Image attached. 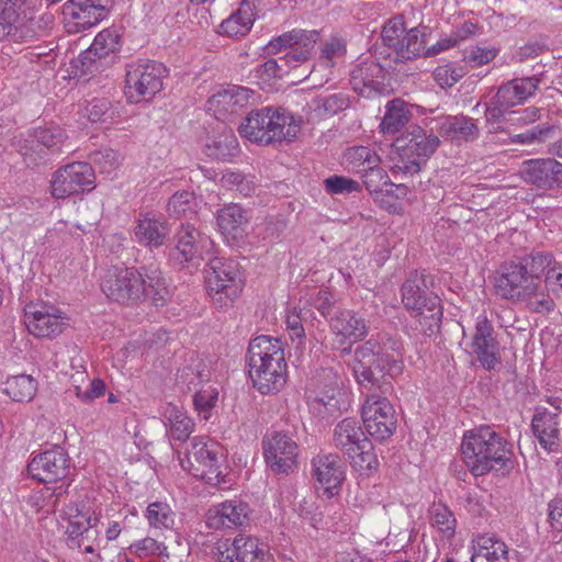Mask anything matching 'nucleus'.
Masks as SVG:
<instances>
[{
	"instance_id": "nucleus-5",
	"label": "nucleus",
	"mask_w": 562,
	"mask_h": 562,
	"mask_svg": "<svg viewBox=\"0 0 562 562\" xmlns=\"http://www.w3.org/2000/svg\"><path fill=\"white\" fill-rule=\"evenodd\" d=\"M496 293L505 300L521 303L532 313L548 314L555 303L542 280L531 278L519 262H509L501 267L495 278Z\"/></svg>"
},
{
	"instance_id": "nucleus-18",
	"label": "nucleus",
	"mask_w": 562,
	"mask_h": 562,
	"mask_svg": "<svg viewBox=\"0 0 562 562\" xmlns=\"http://www.w3.org/2000/svg\"><path fill=\"white\" fill-rule=\"evenodd\" d=\"M318 38L319 34L315 30H293L271 41L267 47L270 53H277L282 48H288V52L280 58V61L291 65L292 63L307 60Z\"/></svg>"
},
{
	"instance_id": "nucleus-13",
	"label": "nucleus",
	"mask_w": 562,
	"mask_h": 562,
	"mask_svg": "<svg viewBox=\"0 0 562 562\" xmlns=\"http://www.w3.org/2000/svg\"><path fill=\"white\" fill-rule=\"evenodd\" d=\"M426 27L406 31L402 18L390 20L382 30L384 45L393 48L397 59L411 60L420 55L426 44Z\"/></svg>"
},
{
	"instance_id": "nucleus-16",
	"label": "nucleus",
	"mask_w": 562,
	"mask_h": 562,
	"mask_svg": "<svg viewBox=\"0 0 562 562\" xmlns=\"http://www.w3.org/2000/svg\"><path fill=\"white\" fill-rule=\"evenodd\" d=\"M111 0H68L63 7L65 25L69 33L89 29L106 15Z\"/></svg>"
},
{
	"instance_id": "nucleus-50",
	"label": "nucleus",
	"mask_w": 562,
	"mask_h": 562,
	"mask_svg": "<svg viewBox=\"0 0 562 562\" xmlns=\"http://www.w3.org/2000/svg\"><path fill=\"white\" fill-rule=\"evenodd\" d=\"M180 379L188 384L189 390H196L210 381L211 371L204 361L199 360L195 364L183 368Z\"/></svg>"
},
{
	"instance_id": "nucleus-55",
	"label": "nucleus",
	"mask_w": 562,
	"mask_h": 562,
	"mask_svg": "<svg viewBox=\"0 0 562 562\" xmlns=\"http://www.w3.org/2000/svg\"><path fill=\"white\" fill-rule=\"evenodd\" d=\"M463 76V69L451 64L438 66L434 70V79L441 88L454 86Z\"/></svg>"
},
{
	"instance_id": "nucleus-17",
	"label": "nucleus",
	"mask_w": 562,
	"mask_h": 562,
	"mask_svg": "<svg viewBox=\"0 0 562 562\" xmlns=\"http://www.w3.org/2000/svg\"><path fill=\"white\" fill-rule=\"evenodd\" d=\"M265 459L267 465L276 474H289L296 468L299 446L285 432H273L263 441Z\"/></svg>"
},
{
	"instance_id": "nucleus-21",
	"label": "nucleus",
	"mask_w": 562,
	"mask_h": 562,
	"mask_svg": "<svg viewBox=\"0 0 562 562\" xmlns=\"http://www.w3.org/2000/svg\"><path fill=\"white\" fill-rule=\"evenodd\" d=\"M469 352L486 370H494L499 364V345L494 336V328L486 317L477 318Z\"/></svg>"
},
{
	"instance_id": "nucleus-26",
	"label": "nucleus",
	"mask_w": 562,
	"mask_h": 562,
	"mask_svg": "<svg viewBox=\"0 0 562 562\" xmlns=\"http://www.w3.org/2000/svg\"><path fill=\"white\" fill-rule=\"evenodd\" d=\"M121 35L115 29H105L95 37L91 46L79 55L78 63L85 72L99 70V60L113 54L120 48Z\"/></svg>"
},
{
	"instance_id": "nucleus-31",
	"label": "nucleus",
	"mask_w": 562,
	"mask_h": 562,
	"mask_svg": "<svg viewBox=\"0 0 562 562\" xmlns=\"http://www.w3.org/2000/svg\"><path fill=\"white\" fill-rule=\"evenodd\" d=\"M98 520L99 518L91 509H76V514H70L66 530L68 546L80 549L83 538H98L99 531L95 529Z\"/></svg>"
},
{
	"instance_id": "nucleus-40",
	"label": "nucleus",
	"mask_w": 562,
	"mask_h": 562,
	"mask_svg": "<svg viewBox=\"0 0 562 562\" xmlns=\"http://www.w3.org/2000/svg\"><path fill=\"white\" fill-rule=\"evenodd\" d=\"M440 135L453 139L477 138L479 128L472 119L467 116H452L441 122Z\"/></svg>"
},
{
	"instance_id": "nucleus-35",
	"label": "nucleus",
	"mask_w": 562,
	"mask_h": 562,
	"mask_svg": "<svg viewBox=\"0 0 562 562\" xmlns=\"http://www.w3.org/2000/svg\"><path fill=\"white\" fill-rule=\"evenodd\" d=\"M438 143H407L405 146L397 147L398 160L396 168L405 173H416L420 170L430 154H432Z\"/></svg>"
},
{
	"instance_id": "nucleus-20",
	"label": "nucleus",
	"mask_w": 562,
	"mask_h": 562,
	"mask_svg": "<svg viewBox=\"0 0 562 562\" xmlns=\"http://www.w3.org/2000/svg\"><path fill=\"white\" fill-rule=\"evenodd\" d=\"M255 92L246 87L229 86L213 93L206 101V111L221 122L228 121L246 108Z\"/></svg>"
},
{
	"instance_id": "nucleus-53",
	"label": "nucleus",
	"mask_w": 562,
	"mask_h": 562,
	"mask_svg": "<svg viewBox=\"0 0 562 562\" xmlns=\"http://www.w3.org/2000/svg\"><path fill=\"white\" fill-rule=\"evenodd\" d=\"M128 550L138 558H147L155 554L158 557H168L167 547L151 537L135 541L130 546Z\"/></svg>"
},
{
	"instance_id": "nucleus-4",
	"label": "nucleus",
	"mask_w": 562,
	"mask_h": 562,
	"mask_svg": "<svg viewBox=\"0 0 562 562\" xmlns=\"http://www.w3.org/2000/svg\"><path fill=\"white\" fill-rule=\"evenodd\" d=\"M248 366L254 387L261 394L279 393L286 383L288 366L278 338L262 335L250 340Z\"/></svg>"
},
{
	"instance_id": "nucleus-15",
	"label": "nucleus",
	"mask_w": 562,
	"mask_h": 562,
	"mask_svg": "<svg viewBox=\"0 0 562 562\" xmlns=\"http://www.w3.org/2000/svg\"><path fill=\"white\" fill-rule=\"evenodd\" d=\"M70 471L71 459L66 450L59 446L35 456L27 464L29 474L45 484L66 480Z\"/></svg>"
},
{
	"instance_id": "nucleus-47",
	"label": "nucleus",
	"mask_w": 562,
	"mask_h": 562,
	"mask_svg": "<svg viewBox=\"0 0 562 562\" xmlns=\"http://www.w3.org/2000/svg\"><path fill=\"white\" fill-rule=\"evenodd\" d=\"M518 262L531 278L542 280L541 277L553 267L555 261L550 252H532L522 257Z\"/></svg>"
},
{
	"instance_id": "nucleus-25",
	"label": "nucleus",
	"mask_w": 562,
	"mask_h": 562,
	"mask_svg": "<svg viewBox=\"0 0 562 562\" xmlns=\"http://www.w3.org/2000/svg\"><path fill=\"white\" fill-rule=\"evenodd\" d=\"M520 172L525 182L538 189L549 190L562 184V164L553 158L527 160Z\"/></svg>"
},
{
	"instance_id": "nucleus-41",
	"label": "nucleus",
	"mask_w": 562,
	"mask_h": 562,
	"mask_svg": "<svg viewBox=\"0 0 562 562\" xmlns=\"http://www.w3.org/2000/svg\"><path fill=\"white\" fill-rule=\"evenodd\" d=\"M350 101L345 93H334L325 97H318L311 103V108L318 119H325L338 114L349 108Z\"/></svg>"
},
{
	"instance_id": "nucleus-34",
	"label": "nucleus",
	"mask_w": 562,
	"mask_h": 562,
	"mask_svg": "<svg viewBox=\"0 0 562 562\" xmlns=\"http://www.w3.org/2000/svg\"><path fill=\"white\" fill-rule=\"evenodd\" d=\"M330 328L341 339L360 340L367 333L368 327L364 318L349 310H337L330 316Z\"/></svg>"
},
{
	"instance_id": "nucleus-29",
	"label": "nucleus",
	"mask_w": 562,
	"mask_h": 562,
	"mask_svg": "<svg viewBox=\"0 0 562 562\" xmlns=\"http://www.w3.org/2000/svg\"><path fill=\"white\" fill-rule=\"evenodd\" d=\"M170 235L167 221L149 213L140 214L134 227L135 240L147 248L161 247Z\"/></svg>"
},
{
	"instance_id": "nucleus-12",
	"label": "nucleus",
	"mask_w": 562,
	"mask_h": 562,
	"mask_svg": "<svg viewBox=\"0 0 562 562\" xmlns=\"http://www.w3.org/2000/svg\"><path fill=\"white\" fill-rule=\"evenodd\" d=\"M206 289L210 294L233 301L243 290V278L238 263L233 259L212 258L204 270Z\"/></svg>"
},
{
	"instance_id": "nucleus-36",
	"label": "nucleus",
	"mask_w": 562,
	"mask_h": 562,
	"mask_svg": "<svg viewBox=\"0 0 562 562\" xmlns=\"http://www.w3.org/2000/svg\"><path fill=\"white\" fill-rule=\"evenodd\" d=\"M323 374L329 384L313 400L312 407L318 413L333 415L340 409V397L344 395L341 381L330 370H324Z\"/></svg>"
},
{
	"instance_id": "nucleus-46",
	"label": "nucleus",
	"mask_w": 562,
	"mask_h": 562,
	"mask_svg": "<svg viewBox=\"0 0 562 562\" xmlns=\"http://www.w3.org/2000/svg\"><path fill=\"white\" fill-rule=\"evenodd\" d=\"M146 518L154 529H170L175 524V513L167 503L154 502L147 506Z\"/></svg>"
},
{
	"instance_id": "nucleus-58",
	"label": "nucleus",
	"mask_w": 562,
	"mask_h": 562,
	"mask_svg": "<svg viewBox=\"0 0 562 562\" xmlns=\"http://www.w3.org/2000/svg\"><path fill=\"white\" fill-rule=\"evenodd\" d=\"M350 463L359 470H375L379 467V460L373 452V446L369 440V445L359 449L352 457L347 458Z\"/></svg>"
},
{
	"instance_id": "nucleus-30",
	"label": "nucleus",
	"mask_w": 562,
	"mask_h": 562,
	"mask_svg": "<svg viewBox=\"0 0 562 562\" xmlns=\"http://www.w3.org/2000/svg\"><path fill=\"white\" fill-rule=\"evenodd\" d=\"M333 445L348 458L367 447L369 439L356 419L345 418L334 428Z\"/></svg>"
},
{
	"instance_id": "nucleus-19",
	"label": "nucleus",
	"mask_w": 562,
	"mask_h": 562,
	"mask_svg": "<svg viewBox=\"0 0 562 562\" xmlns=\"http://www.w3.org/2000/svg\"><path fill=\"white\" fill-rule=\"evenodd\" d=\"M24 318L29 333L35 337L52 338L63 331L61 312L53 305L29 303L24 308Z\"/></svg>"
},
{
	"instance_id": "nucleus-42",
	"label": "nucleus",
	"mask_w": 562,
	"mask_h": 562,
	"mask_svg": "<svg viewBox=\"0 0 562 562\" xmlns=\"http://www.w3.org/2000/svg\"><path fill=\"white\" fill-rule=\"evenodd\" d=\"M37 390L36 381L26 374L11 376L5 382L4 392L15 402H30Z\"/></svg>"
},
{
	"instance_id": "nucleus-56",
	"label": "nucleus",
	"mask_w": 562,
	"mask_h": 562,
	"mask_svg": "<svg viewBox=\"0 0 562 562\" xmlns=\"http://www.w3.org/2000/svg\"><path fill=\"white\" fill-rule=\"evenodd\" d=\"M312 306L316 308L322 316H324L330 323V316L335 314V311L341 310L336 306V301L333 295L327 290H318L316 294L312 297Z\"/></svg>"
},
{
	"instance_id": "nucleus-3",
	"label": "nucleus",
	"mask_w": 562,
	"mask_h": 562,
	"mask_svg": "<svg viewBox=\"0 0 562 562\" xmlns=\"http://www.w3.org/2000/svg\"><path fill=\"white\" fill-rule=\"evenodd\" d=\"M464 462L474 476L513 468V446L491 426H481L464 435Z\"/></svg>"
},
{
	"instance_id": "nucleus-6",
	"label": "nucleus",
	"mask_w": 562,
	"mask_h": 562,
	"mask_svg": "<svg viewBox=\"0 0 562 562\" xmlns=\"http://www.w3.org/2000/svg\"><path fill=\"white\" fill-rule=\"evenodd\" d=\"M304 125L301 116L280 106L250 111L239 123L238 133L248 140H293Z\"/></svg>"
},
{
	"instance_id": "nucleus-9",
	"label": "nucleus",
	"mask_w": 562,
	"mask_h": 562,
	"mask_svg": "<svg viewBox=\"0 0 562 562\" xmlns=\"http://www.w3.org/2000/svg\"><path fill=\"white\" fill-rule=\"evenodd\" d=\"M175 246L169 249L168 259L173 267L189 273L196 271L204 261V254L211 246L210 238L194 224L183 222L175 234Z\"/></svg>"
},
{
	"instance_id": "nucleus-49",
	"label": "nucleus",
	"mask_w": 562,
	"mask_h": 562,
	"mask_svg": "<svg viewBox=\"0 0 562 562\" xmlns=\"http://www.w3.org/2000/svg\"><path fill=\"white\" fill-rule=\"evenodd\" d=\"M359 175L363 179L366 189L371 193H379L384 191V187L390 183V178L380 164H371V166L359 169Z\"/></svg>"
},
{
	"instance_id": "nucleus-48",
	"label": "nucleus",
	"mask_w": 562,
	"mask_h": 562,
	"mask_svg": "<svg viewBox=\"0 0 562 562\" xmlns=\"http://www.w3.org/2000/svg\"><path fill=\"white\" fill-rule=\"evenodd\" d=\"M345 162L349 168L359 173V169L380 164V157L368 146L359 145L350 147L344 155Z\"/></svg>"
},
{
	"instance_id": "nucleus-28",
	"label": "nucleus",
	"mask_w": 562,
	"mask_h": 562,
	"mask_svg": "<svg viewBox=\"0 0 562 562\" xmlns=\"http://www.w3.org/2000/svg\"><path fill=\"white\" fill-rule=\"evenodd\" d=\"M557 412H549L543 408L538 409L532 418V430L538 438L540 445L548 450H555L560 442V429L558 422V412H562V402H550Z\"/></svg>"
},
{
	"instance_id": "nucleus-1",
	"label": "nucleus",
	"mask_w": 562,
	"mask_h": 562,
	"mask_svg": "<svg viewBox=\"0 0 562 562\" xmlns=\"http://www.w3.org/2000/svg\"><path fill=\"white\" fill-rule=\"evenodd\" d=\"M355 376L367 391L361 409L364 428L373 439L382 442L397 426L395 409L386 395L393 391L391 380L403 371L402 353L370 339L355 350Z\"/></svg>"
},
{
	"instance_id": "nucleus-11",
	"label": "nucleus",
	"mask_w": 562,
	"mask_h": 562,
	"mask_svg": "<svg viewBox=\"0 0 562 562\" xmlns=\"http://www.w3.org/2000/svg\"><path fill=\"white\" fill-rule=\"evenodd\" d=\"M95 176L92 167L82 161H75L58 168L49 181V193L55 200L90 192L94 189Z\"/></svg>"
},
{
	"instance_id": "nucleus-33",
	"label": "nucleus",
	"mask_w": 562,
	"mask_h": 562,
	"mask_svg": "<svg viewBox=\"0 0 562 562\" xmlns=\"http://www.w3.org/2000/svg\"><path fill=\"white\" fill-rule=\"evenodd\" d=\"M161 416L170 440L186 441L194 430L193 420L181 406L167 403Z\"/></svg>"
},
{
	"instance_id": "nucleus-7",
	"label": "nucleus",
	"mask_w": 562,
	"mask_h": 562,
	"mask_svg": "<svg viewBox=\"0 0 562 562\" xmlns=\"http://www.w3.org/2000/svg\"><path fill=\"white\" fill-rule=\"evenodd\" d=\"M402 302L412 316L418 318L419 329L426 336L439 333L442 318L441 301L427 290L425 276L411 273L402 285Z\"/></svg>"
},
{
	"instance_id": "nucleus-62",
	"label": "nucleus",
	"mask_w": 562,
	"mask_h": 562,
	"mask_svg": "<svg viewBox=\"0 0 562 562\" xmlns=\"http://www.w3.org/2000/svg\"><path fill=\"white\" fill-rule=\"evenodd\" d=\"M105 391V384L100 379H94L90 382V386L86 390L81 389V385H76V396L81 398L83 402H90L97 397L103 395Z\"/></svg>"
},
{
	"instance_id": "nucleus-27",
	"label": "nucleus",
	"mask_w": 562,
	"mask_h": 562,
	"mask_svg": "<svg viewBox=\"0 0 562 562\" xmlns=\"http://www.w3.org/2000/svg\"><path fill=\"white\" fill-rule=\"evenodd\" d=\"M268 553L257 538L238 535L224 550H218L220 562H266Z\"/></svg>"
},
{
	"instance_id": "nucleus-10",
	"label": "nucleus",
	"mask_w": 562,
	"mask_h": 562,
	"mask_svg": "<svg viewBox=\"0 0 562 562\" xmlns=\"http://www.w3.org/2000/svg\"><path fill=\"white\" fill-rule=\"evenodd\" d=\"M167 68L156 61L139 60L126 66L125 88L128 99L151 100L162 89V80Z\"/></svg>"
},
{
	"instance_id": "nucleus-39",
	"label": "nucleus",
	"mask_w": 562,
	"mask_h": 562,
	"mask_svg": "<svg viewBox=\"0 0 562 562\" xmlns=\"http://www.w3.org/2000/svg\"><path fill=\"white\" fill-rule=\"evenodd\" d=\"M248 223L246 211L238 204H229L217 213V225L224 234L237 237Z\"/></svg>"
},
{
	"instance_id": "nucleus-60",
	"label": "nucleus",
	"mask_w": 562,
	"mask_h": 562,
	"mask_svg": "<svg viewBox=\"0 0 562 562\" xmlns=\"http://www.w3.org/2000/svg\"><path fill=\"white\" fill-rule=\"evenodd\" d=\"M280 64L277 59H269L257 69L258 76L265 80L273 78H280L286 70L284 66H288L283 61Z\"/></svg>"
},
{
	"instance_id": "nucleus-22",
	"label": "nucleus",
	"mask_w": 562,
	"mask_h": 562,
	"mask_svg": "<svg viewBox=\"0 0 562 562\" xmlns=\"http://www.w3.org/2000/svg\"><path fill=\"white\" fill-rule=\"evenodd\" d=\"M251 509L248 503L233 498L212 506L205 516L211 529L243 528L250 522Z\"/></svg>"
},
{
	"instance_id": "nucleus-23",
	"label": "nucleus",
	"mask_w": 562,
	"mask_h": 562,
	"mask_svg": "<svg viewBox=\"0 0 562 562\" xmlns=\"http://www.w3.org/2000/svg\"><path fill=\"white\" fill-rule=\"evenodd\" d=\"M312 475L329 496L340 490L345 479V467L336 453H319L312 459Z\"/></svg>"
},
{
	"instance_id": "nucleus-61",
	"label": "nucleus",
	"mask_w": 562,
	"mask_h": 562,
	"mask_svg": "<svg viewBox=\"0 0 562 562\" xmlns=\"http://www.w3.org/2000/svg\"><path fill=\"white\" fill-rule=\"evenodd\" d=\"M496 56L494 49L475 47L467 52L464 60L473 66H482L492 61Z\"/></svg>"
},
{
	"instance_id": "nucleus-52",
	"label": "nucleus",
	"mask_w": 562,
	"mask_h": 562,
	"mask_svg": "<svg viewBox=\"0 0 562 562\" xmlns=\"http://www.w3.org/2000/svg\"><path fill=\"white\" fill-rule=\"evenodd\" d=\"M218 396V391L209 385L196 389L193 397V403L199 415L204 419H209L211 409L215 406Z\"/></svg>"
},
{
	"instance_id": "nucleus-45",
	"label": "nucleus",
	"mask_w": 562,
	"mask_h": 562,
	"mask_svg": "<svg viewBox=\"0 0 562 562\" xmlns=\"http://www.w3.org/2000/svg\"><path fill=\"white\" fill-rule=\"evenodd\" d=\"M254 23L252 13L249 8H240L221 24V33L231 37L246 35Z\"/></svg>"
},
{
	"instance_id": "nucleus-44",
	"label": "nucleus",
	"mask_w": 562,
	"mask_h": 562,
	"mask_svg": "<svg viewBox=\"0 0 562 562\" xmlns=\"http://www.w3.org/2000/svg\"><path fill=\"white\" fill-rule=\"evenodd\" d=\"M196 199L188 191L176 192L168 202V213L176 218L192 220L196 216Z\"/></svg>"
},
{
	"instance_id": "nucleus-59",
	"label": "nucleus",
	"mask_w": 562,
	"mask_h": 562,
	"mask_svg": "<svg viewBox=\"0 0 562 562\" xmlns=\"http://www.w3.org/2000/svg\"><path fill=\"white\" fill-rule=\"evenodd\" d=\"M239 153V143H207L205 154L218 160H229Z\"/></svg>"
},
{
	"instance_id": "nucleus-32",
	"label": "nucleus",
	"mask_w": 562,
	"mask_h": 562,
	"mask_svg": "<svg viewBox=\"0 0 562 562\" xmlns=\"http://www.w3.org/2000/svg\"><path fill=\"white\" fill-rule=\"evenodd\" d=\"M383 78L382 67L374 63L356 66L350 74L352 89L366 98H371L380 91V79Z\"/></svg>"
},
{
	"instance_id": "nucleus-43",
	"label": "nucleus",
	"mask_w": 562,
	"mask_h": 562,
	"mask_svg": "<svg viewBox=\"0 0 562 562\" xmlns=\"http://www.w3.org/2000/svg\"><path fill=\"white\" fill-rule=\"evenodd\" d=\"M430 524L446 539L454 536L457 519L450 508L442 503H434L429 508Z\"/></svg>"
},
{
	"instance_id": "nucleus-38",
	"label": "nucleus",
	"mask_w": 562,
	"mask_h": 562,
	"mask_svg": "<svg viewBox=\"0 0 562 562\" xmlns=\"http://www.w3.org/2000/svg\"><path fill=\"white\" fill-rule=\"evenodd\" d=\"M409 117L411 112L404 101L391 100L386 103L385 114L380 123L381 132L383 135H394L408 123Z\"/></svg>"
},
{
	"instance_id": "nucleus-64",
	"label": "nucleus",
	"mask_w": 562,
	"mask_h": 562,
	"mask_svg": "<svg viewBox=\"0 0 562 562\" xmlns=\"http://www.w3.org/2000/svg\"><path fill=\"white\" fill-rule=\"evenodd\" d=\"M549 521L553 529L562 531V497L549 503Z\"/></svg>"
},
{
	"instance_id": "nucleus-63",
	"label": "nucleus",
	"mask_w": 562,
	"mask_h": 562,
	"mask_svg": "<svg viewBox=\"0 0 562 562\" xmlns=\"http://www.w3.org/2000/svg\"><path fill=\"white\" fill-rule=\"evenodd\" d=\"M286 328L292 341L297 340V348L304 345L305 330L302 325L301 316L297 314H289L286 317Z\"/></svg>"
},
{
	"instance_id": "nucleus-57",
	"label": "nucleus",
	"mask_w": 562,
	"mask_h": 562,
	"mask_svg": "<svg viewBox=\"0 0 562 562\" xmlns=\"http://www.w3.org/2000/svg\"><path fill=\"white\" fill-rule=\"evenodd\" d=\"M325 190L330 194H341L360 191V184L342 176H333L324 180Z\"/></svg>"
},
{
	"instance_id": "nucleus-2",
	"label": "nucleus",
	"mask_w": 562,
	"mask_h": 562,
	"mask_svg": "<svg viewBox=\"0 0 562 562\" xmlns=\"http://www.w3.org/2000/svg\"><path fill=\"white\" fill-rule=\"evenodd\" d=\"M101 290L108 299L123 305L136 304L145 297L162 305L168 295L166 280L155 266L112 267L102 278Z\"/></svg>"
},
{
	"instance_id": "nucleus-8",
	"label": "nucleus",
	"mask_w": 562,
	"mask_h": 562,
	"mask_svg": "<svg viewBox=\"0 0 562 562\" xmlns=\"http://www.w3.org/2000/svg\"><path fill=\"white\" fill-rule=\"evenodd\" d=\"M180 463L193 476L210 485L217 486L224 482L223 452L216 442L193 437L187 446L184 457L180 458Z\"/></svg>"
},
{
	"instance_id": "nucleus-54",
	"label": "nucleus",
	"mask_w": 562,
	"mask_h": 562,
	"mask_svg": "<svg viewBox=\"0 0 562 562\" xmlns=\"http://www.w3.org/2000/svg\"><path fill=\"white\" fill-rule=\"evenodd\" d=\"M86 114L91 122H106L114 115L111 102L105 98H95L86 106Z\"/></svg>"
},
{
	"instance_id": "nucleus-51",
	"label": "nucleus",
	"mask_w": 562,
	"mask_h": 562,
	"mask_svg": "<svg viewBox=\"0 0 562 562\" xmlns=\"http://www.w3.org/2000/svg\"><path fill=\"white\" fill-rule=\"evenodd\" d=\"M18 151L27 166H37L48 160L50 147L47 143H18Z\"/></svg>"
},
{
	"instance_id": "nucleus-14",
	"label": "nucleus",
	"mask_w": 562,
	"mask_h": 562,
	"mask_svg": "<svg viewBox=\"0 0 562 562\" xmlns=\"http://www.w3.org/2000/svg\"><path fill=\"white\" fill-rule=\"evenodd\" d=\"M536 77L516 78L502 85L486 108L488 120H499L513 106L526 101L538 89Z\"/></svg>"
},
{
	"instance_id": "nucleus-24",
	"label": "nucleus",
	"mask_w": 562,
	"mask_h": 562,
	"mask_svg": "<svg viewBox=\"0 0 562 562\" xmlns=\"http://www.w3.org/2000/svg\"><path fill=\"white\" fill-rule=\"evenodd\" d=\"M25 0H0V41L26 42L34 36V30L23 21L19 10Z\"/></svg>"
},
{
	"instance_id": "nucleus-37",
	"label": "nucleus",
	"mask_w": 562,
	"mask_h": 562,
	"mask_svg": "<svg viewBox=\"0 0 562 562\" xmlns=\"http://www.w3.org/2000/svg\"><path fill=\"white\" fill-rule=\"evenodd\" d=\"M474 554L472 562H483L486 559L490 562H496L506 559L508 553L507 546L494 533L477 535L473 540Z\"/></svg>"
}]
</instances>
